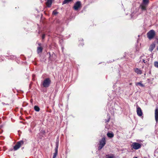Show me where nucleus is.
<instances>
[{
  "label": "nucleus",
  "instance_id": "9b49d317",
  "mask_svg": "<svg viewBox=\"0 0 158 158\" xmlns=\"http://www.w3.org/2000/svg\"><path fill=\"white\" fill-rule=\"evenodd\" d=\"M45 1L47 6L49 7H50L52 4V0H45Z\"/></svg>",
  "mask_w": 158,
  "mask_h": 158
},
{
  "label": "nucleus",
  "instance_id": "1a4fd4ad",
  "mask_svg": "<svg viewBox=\"0 0 158 158\" xmlns=\"http://www.w3.org/2000/svg\"><path fill=\"white\" fill-rule=\"evenodd\" d=\"M155 117L156 121V123L158 122V108H156L155 110Z\"/></svg>",
  "mask_w": 158,
  "mask_h": 158
},
{
  "label": "nucleus",
  "instance_id": "393cba45",
  "mask_svg": "<svg viewBox=\"0 0 158 158\" xmlns=\"http://www.w3.org/2000/svg\"><path fill=\"white\" fill-rule=\"evenodd\" d=\"M142 56H141L140 57V58H142Z\"/></svg>",
  "mask_w": 158,
  "mask_h": 158
},
{
  "label": "nucleus",
  "instance_id": "9d476101",
  "mask_svg": "<svg viewBox=\"0 0 158 158\" xmlns=\"http://www.w3.org/2000/svg\"><path fill=\"white\" fill-rule=\"evenodd\" d=\"M156 46V43H153L151 44L150 47H149V50L151 52H152V50H153L154 48Z\"/></svg>",
  "mask_w": 158,
  "mask_h": 158
},
{
  "label": "nucleus",
  "instance_id": "a211bd4d",
  "mask_svg": "<svg viewBox=\"0 0 158 158\" xmlns=\"http://www.w3.org/2000/svg\"><path fill=\"white\" fill-rule=\"evenodd\" d=\"M58 143H59V141H56V147L55 148V150H58V145H59Z\"/></svg>",
  "mask_w": 158,
  "mask_h": 158
},
{
  "label": "nucleus",
  "instance_id": "f03ea898",
  "mask_svg": "<svg viewBox=\"0 0 158 158\" xmlns=\"http://www.w3.org/2000/svg\"><path fill=\"white\" fill-rule=\"evenodd\" d=\"M51 82V81L49 78H46L44 81L43 85L44 87L47 88L49 87Z\"/></svg>",
  "mask_w": 158,
  "mask_h": 158
},
{
  "label": "nucleus",
  "instance_id": "7ed1b4c3",
  "mask_svg": "<svg viewBox=\"0 0 158 158\" xmlns=\"http://www.w3.org/2000/svg\"><path fill=\"white\" fill-rule=\"evenodd\" d=\"M106 144V141L105 138L103 137L102 139L100 141L99 146L98 147L99 150L101 149Z\"/></svg>",
  "mask_w": 158,
  "mask_h": 158
},
{
  "label": "nucleus",
  "instance_id": "b1692460",
  "mask_svg": "<svg viewBox=\"0 0 158 158\" xmlns=\"http://www.w3.org/2000/svg\"><path fill=\"white\" fill-rule=\"evenodd\" d=\"M143 61L144 63H145V60L144 59L143 60Z\"/></svg>",
  "mask_w": 158,
  "mask_h": 158
},
{
  "label": "nucleus",
  "instance_id": "2eb2a0df",
  "mask_svg": "<svg viewBox=\"0 0 158 158\" xmlns=\"http://www.w3.org/2000/svg\"><path fill=\"white\" fill-rule=\"evenodd\" d=\"M58 153V150H55V152L53 153V155L52 158H55Z\"/></svg>",
  "mask_w": 158,
  "mask_h": 158
},
{
  "label": "nucleus",
  "instance_id": "6e6552de",
  "mask_svg": "<svg viewBox=\"0 0 158 158\" xmlns=\"http://www.w3.org/2000/svg\"><path fill=\"white\" fill-rule=\"evenodd\" d=\"M137 115L139 116H142L143 114V113L142 112V110L139 107H138L137 106Z\"/></svg>",
  "mask_w": 158,
  "mask_h": 158
},
{
  "label": "nucleus",
  "instance_id": "5701e85b",
  "mask_svg": "<svg viewBox=\"0 0 158 158\" xmlns=\"http://www.w3.org/2000/svg\"><path fill=\"white\" fill-rule=\"evenodd\" d=\"M45 35L43 34L42 36V39H44L45 38Z\"/></svg>",
  "mask_w": 158,
  "mask_h": 158
},
{
  "label": "nucleus",
  "instance_id": "39448f33",
  "mask_svg": "<svg viewBox=\"0 0 158 158\" xmlns=\"http://www.w3.org/2000/svg\"><path fill=\"white\" fill-rule=\"evenodd\" d=\"M24 142L23 141H19L14 146V149L15 150L18 149L23 144Z\"/></svg>",
  "mask_w": 158,
  "mask_h": 158
},
{
  "label": "nucleus",
  "instance_id": "aec40b11",
  "mask_svg": "<svg viewBox=\"0 0 158 158\" xmlns=\"http://www.w3.org/2000/svg\"><path fill=\"white\" fill-rule=\"evenodd\" d=\"M154 65L155 67L158 68V62L156 61L154 62Z\"/></svg>",
  "mask_w": 158,
  "mask_h": 158
},
{
  "label": "nucleus",
  "instance_id": "423d86ee",
  "mask_svg": "<svg viewBox=\"0 0 158 158\" xmlns=\"http://www.w3.org/2000/svg\"><path fill=\"white\" fill-rule=\"evenodd\" d=\"M141 145L140 144L134 142L132 143L131 145V147L134 149L135 150L141 148Z\"/></svg>",
  "mask_w": 158,
  "mask_h": 158
},
{
  "label": "nucleus",
  "instance_id": "ddd939ff",
  "mask_svg": "<svg viewBox=\"0 0 158 158\" xmlns=\"http://www.w3.org/2000/svg\"><path fill=\"white\" fill-rule=\"evenodd\" d=\"M43 48L41 47H39L37 48V52L38 53L41 52H42Z\"/></svg>",
  "mask_w": 158,
  "mask_h": 158
},
{
  "label": "nucleus",
  "instance_id": "f3484780",
  "mask_svg": "<svg viewBox=\"0 0 158 158\" xmlns=\"http://www.w3.org/2000/svg\"><path fill=\"white\" fill-rule=\"evenodd\" d=\"M34 110L36 111H39L40 110V109L39 107L37 106H35L34 107Z\"/></svg>",
  "mask_w": 158,
  "mask_h": 158
},
{
  "label": "nucleus",
  "instance_id": "20e7f679",
  "mask_svg": "<svg viewBox=\"0 0 158 158\" xmlns=\"http://www.w3.org/2000/svg\"><path fill=\"white\" fill-rule=\"evenodd\" d=\"M155 35L154 31L152 30L148 32L147 33V36L149 39H151L153 38Z\"/></svg>",
  "mask_w": 158,
  "mask_h": 158
},
{
  "label": "nucleus",
  "instance_id": "dca6fc26",
  "mask_svg": "<svg viewBox=\"0 0 158 158\" xmlns=\"http://www.w3.org/2000/svg\"><path fill=\"white\" fill-rule=\"evenodd\" d=\"M73 0H64L62 4H64L67 3Z\"/></svg>",
  "mask_w": 158,
  "mask_h": 158
},
{
  "label": "nucleus",
  "instance_id": "f8f14e48",
  "mask_svg": "<svg viewBox=\"0 0 158 158\" xmlns=\"http://www.w3.org/2000/svg\"><path fill=\"white\" fill-rule=\"evenodd\" d=\"M135 71L138 74H141L142 73L141 71L138 68L135 69Z\"/></svg>",
  "mask_w": 158,
  "mask_h": 158
},
{
  "label": "nucleus",
  "instance_id": "6ab92c4d",
  "mask_svg": "<svg viewBox=\"0 0 158 158\" xmlns=\"http://www.w3.org/2000/svg\"><path fill=\"white\" fill-rule=\"evenodd\" d=\"M136 85H139L142 87H143L144 86V85L141 82H137L136 83Z\"/></svg>",
  "mask_w": 158,
  "mask_h": 158
},
{
  "label": "nucleus",
  "instance_id": "f257e3e1",
  "mask_svg": "<svg viewBox=\"0 0 158 158\" xmlns=\"http://www.w3.org/2000/svg\"><path fill=\"white\" fill-rule=\"evenodd\" d=\"M149 3V0H143L142 3L140 4V7L142 10H146V8Z\"/></svg>",
  "mask_w": 158,
  "mask_h": 158
},
{
  "label": "nucleus",
  "instance_id": "a878e982",
  "mask_svg": "<svg viewBox=\"0 0 158 158\" xmlns=\"http://www.w3.org/2000/svg\"><path fill=\"white\" fill-rule=\"evenodd\" d=\"M138 158L137 157H134V158Z\"/></svg>",
  "mask_w": 158,
  "mask_h": 158
},
{
  "label": "nucleus",
  "instance_id": "0eeeda50",
  "mask_svg": "<svg viewBox=\"0 0 158 158\" xmlns=\"http://www.w3.org/2000/svg\"><path fill=\"white\" fill-rule=\"evenodd\" d=\"M81 2L80 1L76 2L73 6V8L75 10H77L81 6Z\"/></svg>",
  "mask_w": 158,
  "mask_h": 158
},
{
  "label": "nucleus",
  "instance_id": "412c9836",
  "mask_svg": "<svg viewBox=\"0 0 158 158\" xmlns=\"http://www.w3.org/2000/svg\"><path fill=\"white\" fill-rule=\"evenodd\" d=\"M106 158H114V156H110L109 155H107L106 156Z\"/></svg>",
  "mask_w": 158,
  "mask_h": 158
},
{
  "label": "nucleus",
  "instance_id": "4468645a",
  "mask_svg": "<svg viewBox=\"0 0 158 158\" xmlns=\"http://www.w3.org/2000/svg\"><path fill=\"white\" fill-rule=\"evenodd\" d=\"M107 135L110 138H112L114 136V134L112 133H108Z\"/></svg>",
  "mask_w": 158,
  "mask_h": 158
},
{
  "label": "nucleus",
  "instance_id": "4be33fe9",
  "mask_svg": "<svg viewBox=\"0 0 158 158\" xmlns=\"http://www.w3.org/2000/svg\"><path fill=\"white\" fill-rule=\"evenodd\" d=\"M58 13V12L56 10H54L52 14L54 15H56Z\"/></svg>",
  "mask_w": 158,
  "mask_h": 158
}]
</instances>
